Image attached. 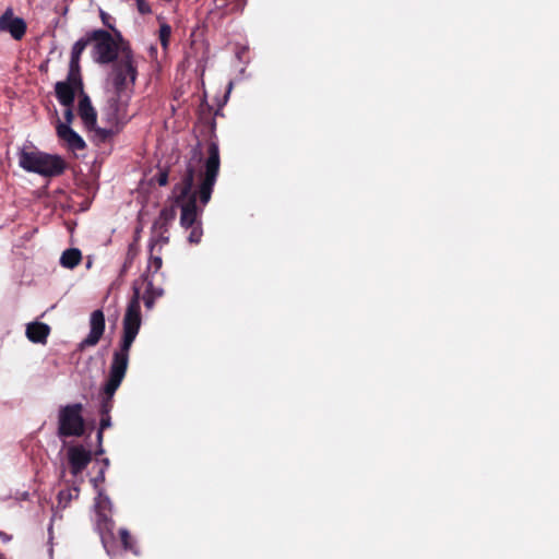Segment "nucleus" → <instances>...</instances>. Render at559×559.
<instances>
[{
    "instance_id": "obj_30",
    "label": "nucleus",
    "mask_w": 559,
    "mask_h": 559,
    "mask_svg": "<svg viewBox=\"0 0 559 559\" xmlns=\"http://www.w3.org/2000/svg\"><path fill=\"white\" fill-rule=\"evenodd\" d=\"M105 480V468H102L99 471V474L96 478L93 479V481L96 484L97 481H104Z\"/></svg>"
},
{
    "instance_id": "obj_20",
    "label": "nucleus",
    "mask_w": 559,
    "mask_h": 559,
    "mask_svg": "<svg viewBox=\"0 0 559 559\" xmlns=\"http://www.w3.org/2000/svg\"><path fill=\"white\" fill-rule=\"evenodd\" d=\"M154 236L150 240V251L154 252L157 246L162 247L167 245L169 237L167 234H163L162 229H153Z\"/></svg>"
},
{
    "instance_id": "obj_35",
    "label": "nucleus",
    "mask_w": 559,
    "mask_h": 559,
    "mask_svg": "<svg viewBox=\"0 0 559 559\" xmlns=\"http://www.w3.org/2000/svg\"><path fill=\"white\" fill-rule=\"evenodd\" d=\"M74 491H75V497H78L79 496V489L74 488Z\"/></svg>"
},
{
    "instance_id": "obj_11",
    "label": "nucleus",
    "mask_w": 559,
    "mask_h": 559,
    "mask_svg": "<svg viewBox=\"0 0 559 559\" xmlns=\"http://www.w3.org/2000/svg\"><path fill=\"white\" fill-rule=\"evenodd\" d=\"M70 473L73 476L80 475L91 463L92 453L83 445H71L67 451Z\"/></svg>"
},
{
    "instance_id": "obj_23",
    "label": "nucleus",
    "mask_w": 559,
    "mask_h": 559,
    "mask_svg": "<svg viewBox=\"0 0 559 559\" xmlns=\"http://www.w3.org/2000/svg\"><path fill=\"white\" fill-rule=\"evenodd\" d=\"M100 19H102V22L103 24L108 27L112 33L111 34H115L116 37L121 41L122 40V34L119 29H117L114 25V17L111 15H109L108 13H106L105 11H100Z\"/></svg>"
},
{
    "instance_id": "obj_24",
    "label": "nucleus",
    "mask_w": 559,
    "mask_h": 559,
    "mask_svg": "<svg viewBox=\"0 0 559 559\" xmlns=\"http://www.w3.org/2000/svg\"><path fill=\"white\" fill-rule=\"evenodd\" d=\"M119 537L126 550L135 552L133 538L127 530H120Z\"/></svg>"
},
{
    "instance_id": "obj_2",
    "label": "nucleus",
    "mask_w": 559,
    "mask_h": 559,
    "mask_svg": "<svg viewBox=\"0 0 559 559\" xmlns=\"http://www.w3.org/2000/svg\"><path fill=\"white\" fill-rule=\"evenodd\" d=\"M141 322L140 292L135 288L123 318L122 337L119 348L112 354L108 379L102 394L100 414H110L114 407V395L126 377L129 365V353L139 334Z\"/></svg>"
},
{
    "instance_id": "obj_14",
    "label": "nucleus",
    "mask_w": 559,
    "mask_h": 559,
    "mask_svg": "<svg viewBox=\"0 0 559 559\" xmlns=\"http://www.w3.org/2000/svg\"><path fill=\"white\" fill-rule=\"evenodd\" d=\"M90 44V36L88 33H86L84 37L80 38L72 46L71 58L69 63V71L71 72V76H73V73H81L80 59L84 49Z\"/></svg>"
},
{
    "instance_id": "obj_4",
    "label": "nucleus",
    "mask_w": 559,
    "mask_h": 559,
    "mask_svg": "<svg viewBox=\"0 0 559 559\" xmlns=\"http://www.w3.org/2000/svg\"><path fill=\"white\" fill-rule=\"evenodd\" d=\"M138 78V67L131 47L123 48V56L112 62L108 81L118 94L132 95Z\"/></svg>"
},
{
    "instance_id": "obj_18",
    "label": "nucleus",
    "mask_w": 559,
    "mask_h": 559,
    "mask_svg": "<svg viewBox=\"0 0 559 559\" xmlns=\"http://www.w3.org/2000/svg\"><path fill=\"white\" fill-rule=\"evenodd\" d=\"M82 261V253L78 248H70L62 252L60 264L67 269H74Z\"/></svg>"
},
{
    "instance_id": "obj_12",
    "label": "nucleus",
    "mask_w": 559,
    "mask_h": 559,
    "mask_svg": "<svg viewBox=\"0 0 559 559\" xmlns=\"http://www.w3.org/2000/svg\"><path fill=\"white\" fill-rule=\"evenodd\" d=\"M56 131L58 138L64 142L70 151H82L86 147L85 141L70 126L58 121Z\"/></svg>"
},
{
    "instance_id": "obj_22",
    "label": "nucleus",
    "mask_w": 559,
    "mask_h": 559,
    "mask_svg": "<svg viewBox=\"0 0 559 559\" xmlns=\"http://www.w3.org/2000/svg\"><path fill=\"white\" fill-rule=\"evenodd\" d=\"M151 255H150V260H148V265H147V270H146V274L153 276V274L157 273L162 265H163V260H162V257L160 255H155L154 252H151Z\"/></svg>"
},
{
    "instance_id": "obj_19",
    "label": "nucleus",
    "mask_w": 559,
    "mask_h": 559,
    "mask_svg": "<svg viewBox=\"0 0 559 559\" xmlns=\"http://www.w3.org/2000/svg\"><path fill=\"white\" fill-rule=\"evenodd\" d=\"M121 127L119 126H110L107 124L106 128H94L93 130L96 132L97 136L100 141L105 142L114 135L118 134L121 131Z\"/></svg>"
},
{
    "instance_id": "obj_32",
    "label": "nucleus",
    "mask_w": 559,
    "mask_h": 559,
    "mask_svg": "<svg viewBox=\"0 0 559 559\" xmlns=\"http://www.w3.org/2000/svg\"><path fill=\"white\" fill-rule=\"evenodd\" d=\"M132 263V259H128L124 264H123V267H122V272H124Z\"/></svg>"
},
{
    "instance_id": "obj_26",
    "label": "nucleus",
    "mask_w": 559,
    "mask_h": 559,
    "mask_svg": "<svg viewBox=\"0 0 559 559\" xmlns=\"http://www.w3.org/2000/svg\"><path fill=\"white\" fill-rule=\"evenodd\" d=\"M111 426V417L110 414H100V430H105Z\"/></svg>"
},
{
    "instance_id": "obj_27",
    "label": "nucleus",
    "mask_w": 559,
    "mask_h": 559,
    "mask_svg": "<svg viewBox=\"0 0 559 559\" xmlns=\"http://www.w3.org/2000/svg\"><path fill=\"white\" fill-rule=\"evenodd\" d=\"M136 7L140 13L147 14L151 13V7L145 0H136Z\"/></svg>"
},
{
    "instance_id": "obj_6",
    "label": "nucleus",
    "mask_w": 559,
    "mask_h": 559,
    "mask_svg": "<svg viewBox=\"0 0 559 559\" xmlns=\"http://www.w3.org/2000/svg\"><path fill=\"white\" fill-rule=\"evenodd\" d=\"M84 432L83 405L74 403L61 406L58 412V437H82Z\"/></svg>"
},
{
    "instance_id": "obj_15",
    "label": "nucleus",
    "mask_w": 559,
    "mask_h": 559,
    "mask_svg": "<svg viewBox=\"0 0 559 559\" xmlns=\"http://www.w3.org/2000/svg\"><path fill=\"white\" fill-rule=\"evenodd\" d=\"M50 326L43 322H32L26 326V336L33 343L46 344Z\"/></svg>"
},
{
    "instance_id": "obj_31",
    "label": "nucleus",
    "mask_w": 559,
    "mask_h": 559,
    "mask_svg": "<svg viewBox=\"0 0 559 559\" xmlns=\"http://www.w3.org/2000/svg\"><path fill=\"white\" fill-rule=\"evenodd\" d=\"M103 433H104V430H100V428H99L98 431H97V443H98L99 447L103 443V438H104Z\"/></svg>"
},
{
    "instance_id": "obj_13",
    "label": "nucleus",
    "mask_w": 559,
    "mask_h": 559,
    "mask_svg": "<svg viewBox=\"0 0 559 559\" xmlns=\"http://www.w3.org/2000/svg\"><path fill=\"white\" fill-rule=\"evenodd\" d=\"M78 112L87 130L95 128L97 122V112L93 107L88 95L84 92L80 95Z\"/></svg>"
},
{
    "instance_id": "obj_3",
    "label": "nucleus",
    "mask_w": 559,
    "mask_h": 559,
    "mask_svg": "<svg viewBox=\"0 0 559 559\" xmlns=\"http://www.w3.org/2000/svg\"><path fill=\"white\" fill-rule=\"evenodd\" d=\"M19 165L28 173L48 178L59 177L67 169V163L61 156L37 150H22L19 153Z\"/></svg>"
},
{
    "instance_id": "obj_25",
    "label": "nucleus",
    "mask_w": 559,
    "mask_h": 559,
    "mask_svg": "<svg viewBox=\"0 0 559 559\" xmlns=\"http://www.w3.org/2000/svg\"><path fill=\"white\" fill-rule=\"evenodd\" d=\"M169 170L168 168H158V171L153 176L152 180L157 182L158 186L165 187L168 183Z\"/></svg>"
},
{
    "instance_id": "obj_34",
    "label": "nucleus",
    "mask_w": 559,
    "mask_h": 559,
    "mask_svg": "<svg viewBox=\"0 0 559 559\" xmlns=\"http://www.w3.org/2000/svg\"><path fill=\"white\" fill-rule=\"evenodd\" d=\"M103 464H104V468H107L109 466V460L108 459H104L103 460Z\"/></svg>"
},
{
    "instance_id": "obj_16",
    "label": "nucleus",
    "mask_w": 559,
    "mask_h": 559,
    "mask_svg": "<svg viewBox=\"0 0 559 559\" xmlns=\"http://www.w3.org/2000/svg\"><path fill=\"white\" fill-rule=\"evenodd\" d=\"M177 216V210L175 205L165 206L160 210L158 217L153 224V229H162L163 234H168L169 226Z\"/></svg>"
},
{
    "instance_id": "obj_17",
    "label": "nucleus",
    "mask_w": 559,
    "mask_h": 559,
    "mask_svg": "<svg viewBox=\"0 0 559 559\" xmlns=\"http://www.w3.org/2000/svg\"><path fill=\"white\" fill-rule=\"evenodd\" d=\"M143 278L146 282L145 294L143 296L144 306L147 309H152L154 307L155 300L164 295V290L160 287L154 286L151 275L144 274Z\"/></svg>"
},
{
    "instance_id": "obj_33",
    "label": "nucleus",
    "mask_w": 559,
    "mask_h": 559,
    "mask_svg": "<svg viewBox=\"0 0 559 559\" xmlns=\"http://www.w3.org/2000/svg\"><path fill=\"white\" fill-rule=\"evenodd\" d=\"M103 453H104V449H103V447H102V445H100V447L98 445V449H97V451H96V453H95V454H96V455H100V454H103Z\"/></svg>"
},
{
    "instance_id": "obj_28",
    "label": "nucleus",
    "mask_w": 559,
    "mask_h": 559,
    "mask_svg": "<svg viewBox=\"0 0 559 559\" xmlns=\"http://www.w3.org/2000/svg\"><path fill=\"white\" fill-rule=\"evenodd\" d=\"M73 106H69V107H66V110H64V120H66V124L70 126L74 119V114H73V109H72Z\"/></svg>"
},
{
    "instance_id": "obj_29",
    "label": "nucleus",
    "mask_w": 559,
    "mask_h": 559,
    "mask_svg": "<svg viewBox=\"0 0 559 559\" xmlns=\"http://www.w3.org/2000/svg\"><path fill=\"white\" fill-rule=\"evenodd\" d=\"M58 498L60 502L64 500L68 503L72 499V495L70 491H60Z\"/></svg>"
},
{
    "instance_id": "obj_1",
    "label": "nucleus",
    "mask_w": 559,
    "mask_h": 559,
    "mask_svg": "<svg viewBox=\"0 0 559 559\" xmlns=\"http://www.w3.org/2000/svg\"><path fill=\"white\" fill-rule=\"evenodd\" d=\"M221 167L219 148L215 141L207 144V157L197 171L189 162L179 183L174 187L175 204L181 210L180 225L191 229L188 241L198 245L203 236L200 216L203 207L210 202Z\"/></svg>"
},
{
    "instance_id": "obj_8",
    "label": "nucleus",
    "mask_w": 559,
    "mask_h": 559,
    "mask_svg": "<svg viewBox=\"0 0 559 559\" xmlns=\"http://www.w3.org/2000/svg\"><path fill=\"white\" fill-rule=\"evenodd\" d=\"M83 87L81 73H73V76H71L69 71L66 81H59L55 84L56 97L62 106H73L76 94L79 93L80 96L84 92Z\"/></svg>"
},
{
    "instance_id": "obj_9",
    "label": "nucleus",
    "mask_w": 559,
    "mask_h": 559,
    "mask_svg": "<svg viewBox=\"0 0 559 559\" xmlns=\"http://www.w3.org/2000/svg\"><path fill=\"white\" fill-rule=\"evenodd\" d=\"M27 31L26 22L15 16L13 10L8 8L0 16V32L9 33L15 40H21Z\"/></svg>"
},
{
    "instance_id": "obj_7",
    "label": "nucleus",
    "mask_w": 559,
    "mask_h": 559,
    "mask_svg": "<svg viewBox=\"0 0 559 559\" xmlns=\"http://www.w3.org/2000/svg\"><path fill=\"white\" fill-rule=\"evenodd\" d=\"M130 99L131 95L112 93L104 110V119L107 124L123 128L128 121L127 112Z\"/></svg>"
},
{
    "instance_id": "obj_5",
    "label": "nucleus",
    "mask_w": 559,
    "mask_h": 559,
    "mask_svg": "<svg viewBox=\"0 0 559 559\" xmlns=\"http://www.w3.org/2000/svg\"><path fill=\"white\" fill-rule=\"evenodd\" d=\"M90 43L93 44V59L99 64H109L118 60V56H123V48L130 47L129 43L120 41L115 34L105 29H93L88 32Z\"/></svg>"
},
{
    "instance_id": "obj_21",
    "label": "nucleus",
    "mask_w": 559,
    "mask_h": 559,
    "mask_svg": "<svg viewBox=\"0 0 559 559\" xmlns=\"http://www.w3.org/2000/svg\"><path fill=\"white\" fill-rule=\"evenodd\" d=\"M170 36H171L170 25L167 23H163L159 27L158 38H159L160 45L164 49L168 48Z\"/></svg>"
},
{
    "instance_id": "obj_10",
    "label": "nucleus",
    "mask_w": 559,
    "mask_h": 559,
    "mask_svg": "<svg viewBox=\"0 0 559 559\" xmlns=\"http://www.w3.org/2000/svg\"><path fill=\"white\" fill-rule=\"evenodd\" d=\"M105 316L100 309L94 310L90 318V333L79 344L81 350L98 344L105 332Z\"/></svg>"
}]
</instances>
